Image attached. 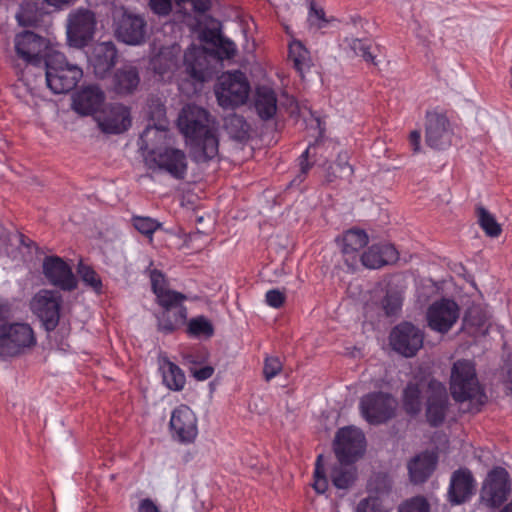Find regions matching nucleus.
Returning a JSON list of instances; mask_svg holds the SVG:
<instances>
[{"label": "nucleus", "mask_w": 512, "mask_h": 512, "mask_svg": "<svg viewBox=\"0 0 512 512\" xmlns=\"http://www.w3.org/2000/svg\"><path fill=\"white\" fill-rule=\"evenodd\" d=\"M334 167L337 170H339L340 178H346L350 180L354 173L353 167L347 162L345 157L343 158L341 155L338 156L337 162L335 163Z\"/></svg>", "instance_id": "obj_54"}, {"label": "nucleus", "mask_w": 512, "mask_h": 512, "mask_svg": "<svg viewBox=\"0 0 512 512\" xmlns=\"http://www.w3.org/2000/svg\"><path fill=\"white\" fill-rule=\"evenodd\" d=\"M450 407L446 386L436 379L429 380L425 390V417L430 427L441 426Z\"/></svg>", "instance_id": "obj_8"}, {"label": "nucleus", "mask_w": 512, "mask_h": 512, "mask_svg": "<svg viewBox=\"0 0 512 512\" xmlns=\"http://www.w3.org/2000/svg\"><path fill=\"white\" fill-rule=\"evenodd\" d=\"M181 132L192 142V158L197 163H206L218 155L219 141L210 126L207 110L197 105H187L178 117Z\"/></svg>", "instance_id": "obj_1"}, {"label": "nucleus", "mask_w": 512, "mask_h": 512, "mask_svg": "<svg viewBox=\"0 0 512 512\" xmlns=\"http://www.w3.org/2000/svg\"><path fill=\"white\" fill-rule=\"evenodd\" d=\"M186 332L191 337L209 339L214 335V326L207 317L201 315L189 320Z\"/></svg>", "instance_id": "obj_36"}, {"label": "nucleus", "mask_w": 512, "mask_h": 512, "mask_svg": "<svg viewBox=\"0 0 512 512\" xmlns=\"http://www.w3.org/2000/svg\"><path fill=\"white\" fill-rule=\"evenodd\" d=\"M62 296L57 291L42 289L31 301L34 314L41 320L46 331H53L59 324Z\"/></svg>", "instance_id": "obj_12"}, {"label": "nucleus", "mask_w": 512, "mask_h": 512, "mask_svg": "<svg viewBox=\"0 0 512 512\" xmlns=\"http://www.w3.org/2000/svg\"><path fill=\"white\" fill-rule=\"evenodd\" d=\"M18 18V21H19V24L22 25V26H32L33 25V21L26 18L25 14H19L17 16Z\"/></svg>", "instance_id": "obj_61"}, {"label": "nucleus", "mask_w": 512, "mask_h": 512, "mask_svg": "<svg viewBox=\"0 0 512 512\" xmlns=\"http://www.w3.org/2000/svg\"><path fill=\"white\" fill-rule=\"evenodd\" d=\"M357 470L353 464L338 463L332 468L331 480L338 489H348L356 480Z\"/></svg>", "instance_id": "obj_34"}, {"label": "nucleus", "mask_w": 512, "mask_h": 512, "mask_svg": "<svg viewBox=\"0 0 512 512\" xmlns=\"http://www.w3.org/2000/svg\"><path fill=\"white\" fill-rule=\"evenodd\" d=\"M499 512H512V501L506 504Z\"/></svg>", "instance_id": "obj_63"}, {"label": "nucleus", "mask_w": 512, "mask_h": 512, "mask_svg": "<svg viewBox=\"0 0 512 512\" xmlns=\"http://www.w3.org/2000/svg\"><path fill=\"white\" fill-rule=\"evenodd\" d=\"M225 129L230 137L237 141H244L249 136V125L241 115L233 114L227 117Z\"/></svg>", "instance_id": "obj_35"}, {"label": "nucleus", "mask_w": 512, "mask_h": 512, "mask_svg": "<svg viewBox=\"0 0 512 512\" xmlns=\"http://www.w3.org/2000/svg\"><path fill=\"white\" fill-rule=\"evenodd\" d=\"M368 235L361 229H350L343 235L342 252L350 268L356 265V254L368 244Z\"/></svg>", "instance_id": "obj_27"}, {"label": "nucleus", "mask_w": 512, "mask_h": 512, "mask_svg": "<svg viewBox=\"0 0 512 512\" xmlns=\"http://www.w3.org/2000/svg\"><path fill=\"white\" fill-rule=\"evenodd\" d=\"M151 288L155 296L157 297L160 293L165 292L169 288L167 287V280L165 275L158 269H152L149 273Z\"/></svg>", "instance_id": "obj_47"}, {"label": "nucleus", "mask_w": 512, "mask_h": 512, "mask_svg": "<svg viewBox=\"0 0 512 512\" xmlns=\"http://www.w3.org/2000/svg\"><path fill=\"white\" fill-rule=\"evenodd\" d=\"M321 148L322 144L319 141H315L301 154L299 157L300 176H305L313 164L318 162L317 154Z\"/></svg>", "instance_id": "obj_40"}, {"label": "nucleus", "mask_w": 512, "mask_h": 512, "mask_svg": "<svg viewBox=\"0 0 512 512\" xmlns=\"http://www.w3.org/2000/svg\"><path fill=\"white\" fill-rule=\"evenodd\" d=\"M365 446V436L360 429L344 427L336 433L334 452L342 464H354L363 455Z\"/></svg>", "instance_id": "obj_9"}, {"label": "nucleus", "mask_w": 512, "mask_h": 512, "mask_svg": "<svg viewBox=\"0 0 512 512\" xmlns=\"http://www.w3.org/2000/svg\"><path fill=\"white\" fill-rule=\"evenodd\" d=\"M307 51L298 43L290 48V57L293 59L294 67L298 72H302L305 64Z\"/></svg>", "instance_id": "obj_50"}, {"label": "nucleus", "mask_w": 512, "mask_h": 512, "mask_svg": "<svg viewBox=\"0 0 512 512\" xmlns=\"http://www.w3.org/2000/svg\"><path fill=\"white\" fill-rule=\"evenodd\" d=\"M116 38L128 45H141L147 36V22L140 16L124 12L115 23Z\"/></svg>", "instance_id": "obj_20"}, {"label": "nucleus", "mask_w": 512, "mask_h": 512, "mask_svg": "<svg viewBox=\"0 0 512 512\" xmlns=\"http://www.w3.org/2000/svg\"><path fill=\"white\" fill-rule=\"evenodd\" d=\"M138 512H160L157 505L150 499H142L139 503Z\"/></svg>", "instance_id": "obj_56"}, {"label": "nucleus", "mask_w": 512, "mask_h": 512, "mask_svg": "<svg viewBox=\"0 0 512 512\" xmlns=\"http://www.w3.org/2000/svg\"><path fill=\"white\" fill-rule=\"evenodd\" d=\"M218 40V49L220 53L227 59L233 58L237 52L236 45L234 44V42L222 36H219Z\"/></svg>", "instance_id": "obj_53"}, {"label": "nucleus", "mask_w": 512, "mask_h": 512, "mask_svg": "<svg viewBox=\"0 0 512 512\" xmlns=\"http://www.w3.org/2000/svg\"><path fill=\"white\" fill-rule=\"evenodd\" d=\"M214 373V368L212 366H204L199 369L192 370V375L198 381H204L209 379Z\"/></svg>", "instance_id": "obj_55"}, {"label": "nucleus", "mask_w": 512, "mask_h": 512, "mask_svg": "<svg viewBox=\"0 0 512 512\" xmlns=\"http://www.w3.org/2000/svg\"><path fill=\"white\" fill-rule=\"evenodd\" d=\"M403 298L398 291L388 290L381 301V307L387 317L397 316L402 308Z\"/></svg>", "instance_id": "obj_39"}, {"label": "nucleus", "mask_w": 512, "mask_h": 512, "mask_svg": "<svg viewBox=\"0 0 512 512\" xmlns=\"http://www.w3.org/2000/svg\"><path fill=\"white\" fill-rule=\"evenodd\" d=\"M112 83L115 93L123 96L130 95L140 83L139 71L133 65H124L115 71Z\"/></svg>", "instance_id": "obj_26"}, {"label": "nucleus", "mask_w": 512, "mask_h": 512, "mask_svg": "<svg viewBox=\"0 0 512 512\" xmlns=\"http://www.w3.org/2000/svg\"><path fill=\"white\" fill-rule=\"evenodd\" d=\"M104 100V92L96 85H89L75 95L73 108L81 115H92L98 112Z\"/></svg>", "instance_id": "obj_25"}, {"label": "nucleus", "mask_w": 512, "mask_h": 512, "mask_svg": "<svg viewBox=\"0 0 512 512\" xmlns=\"http://www.w3.org/2000/svg\"><path fill=\"white\" fill-rule=\"evenodd\" d=\"M475 493V479L468 468L455 470L450 478L447 492L448 501L452 505L467 502Z\"/></svg>", "instance_id": "obj_22"}, {"label": "nucleus", "mask_w": 512, "mask_h": 512, "mask_svg": "<svg viewBox=\"0 0 512 512\" xmlns=\"http://www.w3.org/2000/svg\"><path fill=\"white\" fill-rule=\"evenodd\" d=\"M186 73L194 80L203 82L209 75L207 55L203 50L194 49L184 55Z\"/></svg>", "instance_id": "obj_30"}, {"label": "nucleus", "mask_w": 512, "mask_h": 512, "mask_svg": "<svg viewBox=\"0 0 512 512\" xmlns=\"http://www.w3.org/2000/svg\"><path fill=\"white\" fill-rule=\"evenodd\" d=\"M254 108L261 120L272 119L277 111V96L274 90L267 86L257 87L254 96Z\"/></svg>", "instance_id": "obj_28"}, {"label": "nucleus", "mask_w": 512, "mask_h": 512, "mask_svg": "<svg viewBox=\"0 0 512 512\" xmlns=\"http://www.w3.org/2000/svg\"><path fill=\"white\" fill-rule=\"evenodd\" d=\"M459 318V306L454 300L442 298L432 303L426 313L428 326L436 332L445 334Z\"/></svg>", "instance_id": "obj_19"}, {"label": "nucleus", "mask_w": 512, "mask_h": 512, "mask_svg": "<svg viewBox=\"0 0 512 512\" xmlns=\"http://www.w3.org/2000/svg\"><path fill=\"white\" fill-rule=\"evenodd\" d=\"M187 308L162 310L157 317L158 330L164 334H171L186 324Z\"/></svg>", "instance_id": "obj_31"}, {"label": "nucleus", "mask_w": 512, "mask_h": 512, "mask_svg": "<svg viewBox=\"0 0 512 512\" xmlns=\"http://www.w3.org/2000/svg\"><path fill=\"white\" fill-rule=\"evenodd\" d=\"M118 52L113 42H101L94 46L89 62L94 74L104 78L115 66Z\"/></svg>", "instance_id": "obj_24"}, {"label": "nucleus", "mask_w": 512, "mask_h": 512, "mask_svg": "<svg viewBox=\"0 0 512 512\" xmlns=\"http://www.w3.org/2000/svg\"><path fill=\"white\" fill-rule=\"evenodd\" d=\"M397 400L386 392H371L360 399L359 408L363 418L371 425L387 423L396 416Z\"/></svg>", "instance_id": "obj_7"}, {"label": "nucleus", "mask_w": 512, "mask_h": 512, "mask_svg": "<svg viewBox=\"0 0 512 512\" xmlns=\"http://www.w3.org/2000/svg\"><path fill=\"white\" fill-rule=\"evenodd\" d=\"M266 303L273 308H280L286 299L285 293L279 289H271L266 293Z\"/></svg>", "instance_id": "obj_52"}, {"label": "nucleus", "mask_w": 512, "mask_h": 512, "mask_svg": "<svg viewBox=\"0 0 512 512\" xmlns=\"http://www.w3.org/2000/svg\"><path fill=\"white\" fill-rule=\"evenodd\" d=\"M161 370L163 382L170 390L181 391L184 388L186 378L179 366L166 358L163 360Z\"/></svg>", "instance_id": "obj_32"}, {"label": "nucleus", "mask_w": 512, "mask_h": 512, "mask_svg": "<svg viewBox=\"0 0 512 512\" xmlns=\"http://www.w3.org/2000/svg\"><path fill=\"white\" fill-rule=\"evenodd\" d=\"M421 389L418 383L409 382L402 393L403 409L409 416H416L421 411Z\"/></svg>", "instance_id": "obj_33"}, {"label": "nucleus", "mask_w": 512, "mask_h": 512, "mask_svg": "<svg viewBox=\"0 0 512 512\" xmlns=\"http://www.w3.org/2000/svg\"><path fill=\"white\" fill-rule=\"evenodd\" d=\"M423 332L410 322L395 326L390 335L393 349L405 357H413L422 348Z\"/></svg>", "instance_id": "obj_17"}, {"label": "nucleus", "mask_w": 512, "mask_h": 512, "mask_svg": "<svg viewBox=\"0 0 512 512\" xmlns=\"http://www.w3.org/2000/svg\"><path fill=\"white\" fill-rule=\"evenodd\" d=\"M149 123L140 134V149H148L153 142L151 134L159 135V139L167 138L169 121L166 116V107L159 98H151L148 102Z\"/></svg>", "instance_id": "obj_18"}, {"label": "nucleus", "mask_w": 512, "mask_h": 512, "mask_svg": "<svg viewBox=\"0 0 512 512\" xmlns=\"http://www.w3.org/2000/svg\"><path fill=\"white\" fill-rule=\"evenodd\" d=\"M48 5L61 8L62 6L68 4L71 0H44Z\"/></svg>", "instance_id": "obj_60"}, {"label": "nucleus", "mask_w": 512, "mask_h": 512, "mask_svg": "<svg viewBox=\"0 0 512 512\" xmlns=\"http://www.w3.org/2000/svg\"><path fill=\"white\" fill-rule=\"evenodd\" d=\"M356 512H385L377 498H366L361 500L356 508Z\"/></svg>", "instance_id": "obj_51"}, {"label": "nucleus", "mask_w": 512, "mask_h": 512, "mask_svg": "<svg viewBox=\"0 0 512 512\" xmlns=\"http://www.w3.org/2000/svg\"><path fill=\"white\" fill-rule=\"evenodd\" d=\"M510 491L508 472L502 467H495L483 482L480 501L490 508H498L507 500Z\"/></svg>", "instance_id": "obj_11"}, {"label": "nucleus", "mask_w": 512, "mask_h": 512, "mask_svg": "<svg viewBox=\"0 0 512 512\" xmlns=\"http://www.w3.org/2000/svg\"><path fill=\"white\" fill-rule=\"evenodd\" d=\"M450 392L456 402H468L467 411L478 413L487 401L484 389L477 378L471 360L459 359L453 363L450 375Z\"/></svg>", "instance_id": "obj_2"}, {"label": "nucleus", "mask_w": 512, "mask_h": 512, "mask_svg": "<svg viewBox=\"0 0 512 512\" xmlns=\"http://www.w3.org/2000/svg\"><path fill=\"white\" fill-rule=\"evenodd\" d=\"M153 69L159 75H164L171 72L176 67V60L172 56H167L164 53H160L153 59Z\"/></svg>", "instance_id": "obj_46"}, {"label": "nucleus", "mask_w": 512, "mask_h": 512, "mask_svg": "<svg viewBox=\"0 0 512 512\" xmlns=\"http://www.w3.org/2000/svg\"><path fill=\"white\" fill-rule=\"evenodd\" d=\"M311 9L315 12L316 16L319 19H324L325 13H324V11L322 9L316 10L313 7Z\"/></svg>", "instance_id": "obj_62"}, {"label": "nucleus", "mask_w": 512, "mask_h": 512, "mask_svg": "<svg viewBox=\"0 0 512 512\" xmlns=\"http://www.w3.org/2000/svg\"><path fill=\"white\" fill-rule=\"evenodd\" d=\"M152 139H153V142L149 145L148 149L147 150H152V149H157L156 146L158 144H162L166 138H163V139H159V135L157 134H151L150 136Z\"/></svg>", "instance_id": "obj_59"}, {"label": "nucleus", "mask_w": 512, "mask_h": 512, "mask_svg": "<svg viewBox=\"0 0 512 512\" xmlns=\"http://www.w3.org/2000/svg\"><path fill=\"white\" fill-rule=\"evenodd\" d=\"M487 321L485 312L479 306H472L468 308L463 317L464 327L482 328Z\"/></svg>", "instance_id": "obj_42"}, {"label": "nucleus", "mask_w": 512, "mask_h": 512, "mask_svg": "<svg viewBox=\"0 0 512 512\" xmlns=\"http://www.w3.org/2000/svg\"><path fill=\"white\" fill-rule=\"evenodd\" d=\"M215 95L218 104L224 109H234L246 103L250 84L246 75L240 70L225 72L215 84Z\"/></svg>", "instance_id": "obj_6"}, {"label": "nucleus", "mask_w": 512, "mask_h": 512, "mask_svg": "<svg viewBox=\"0 0 512 512\" xmlns=\"http://www.w3.org/2000/svg\"><path fill=\"white\" fill-rule=\"evenodd\" d=\"M169 428L174 440L192 444L198 435L197 417L189 406L181 404L173 410Z\"/></svg>", "instance_id": "obj_15"}, {"label": "nucleus", "mask_w": 512, "mask_h": 512, "mask_svg": "<svg viewBox=\"0 0 512 512\" xmlns=\"http://www.w3.org/2000/svg\"><path fill=\"white\" fill-rule=\"evenodd\" d=\"M282 369V363L277 357H267L264 362L263 374L267 381L275 377Z\"/></svg>", "instance_id": "obj_49"}, {"label": "nucleus", "mask_w": 512, "mask_h": 512, "mask_svg": "<svg viewBox=\"0 0 512 512\" xmlns=\"http://www.w3.org/2000/svg\"><path fill=\"white\" fill-rule=\"evenodd\" d=\"M77 272L81 278V280L91 288H93L94 291L100 292L102 289V281L99 277V275L96 273V271L88 266L85 265L82 261L79 262Z\"/></svg>", "instance_id": "obj_41"}, {"label": "nucleus", "mask_w": 512, "mask_h": 512, "mask_svg": "<svg viewBox=\"0 0 512 512\" xmlns=\"http://www.w3.org/2000/svg\"><path fill=\"white\" fill-rule=\"evenodd\" d=\"M132 223L137 231L150 238L152 237L153 233L161 226L157 220L144 216H134L132 218Z\"/></svg>", "instance_id": "obj_43"}, {"label": "nucleus", "mask_w": 512, "mask_h": 512, "mask_svg": "<svg viewBox=\"0 0 512 512\" xmlns=\"http://www.w3.org/2000/svg\"><path fill=\"white\" fill-rule=\"evenodd\" d=\"M42 273L51 285L62 291L71 292L78 286L71 266L59 256H46L42 263Z\"/></svg>", "instance_id": "obj_16"}, {"label": "nucleus", "mask_w": 512, "mask_h": 512, "mask_svg": "<svg viewBox=\"0 0 512 512\" xmlns=\"http://www.w3.org/2000/svg\"><path fill=\"white\" fill-rule=\"evenodd\" d=\"M83 76L80 67L68 63L61 52H52L47 55L41 70L35 77H45L48 88L54 94H65L72 91Z\"/></svg>", "instance_id": "obj_3"}, {"label": "nucleus", "mask_w": 512, "mask_h": 512, "mask_svg": "<svg viewBox=\"0 0 512 512\" xmlns=\"http://www.w3.org/2000/svg\"><path fill=\"white\" fill-rule=\"evenodd\" d=\"M453 130L445 112L438 109L428 110L425 114V142L438 150L451 145Z\"/></svg>", "instance_id": "obj_10"}, {"label": "nucleus", "mask_w": 512, "mask_h": 512, "mask_svg": "<svg viewBox=\"0 0 512 512\" xmlns=\"http://www.w3.org/2000/svg\"><path fill=\"white\" fill-rule=\"evenodd\" d=\"M510 75H511V86H512V68H510Z\"/></svg>", "instance_id": "obj_64"}, {"label": "nucleus", "mask_w": 512, "mask_h": 512, "mask_svg": "<svg viewBox=\"0 0 512 512\" xmlns=\"http://www.w3.org/2000/svg\"><path fill=\"white\" fill-rule=\"evenodd\" d=\"M436 467V457L430 453H422L415 456L408 463V471L411 482L424 483Z\"/></svg>", "instance_id": "obj_29"}, {"label": "nucleus", "mask_w": 512, "mask_h": 512, "mask_svg": "<svg viewBox=\"0 0 512 512\" xmlns=\"http://www.w3.org/2000/svg\"><path fill=\"white\" fill-rule=\"evenodd\" d=\"M14 45L17 56L27 64L22 74L23 79L26 80L30 75L35 76L41 70L48 54L56 52L50 48L46 38L32 31L18 33L15 36Z\"/></svg>", "instance_id": "obj_4"}, {"label": "nucleus", "mask_w": 512, "mask_h": 512, "mask_svg": "<svg viewBox=\"0 0 512 512\" xmlns=\"http://www.w3.org/2000/svg\"><path fill=\"white\" fill-rule=\"evenodd\" d=\"M399 259V253L391 244H373L360 257V260L368 269H380L387 265L395 264Z\"/></svg>", "instance_id": "obj_23"}, {"label": "nucleus", "mask_w": 512, "mask_h": 512, "mask_svg": "<svg viewBox=\"0 0 512 512\" xmlns=\"http://www.w3.org/2000/svg\"><path fill=\"white\" fill-rule=\"evenodd\" d=\"M98 127L106 134H120L131 126L129 109L122 104H111L95 117Z\"/></svg>", "instance_id": "obj_21"}, {"label": "nucleus", "mask_w": 512, "mask_h": 512, "mask_svg": "<svg viewBox=\"0 0 512 512\" xmlns=\"http://www.w3.org/2000/svg\"><path fill=\"white\" fill-rule=\"evenodd\" d=\"M478 224L488 237L497 238L502 233L501 225L496 221L495 217L483 206L476 208Z\"/></svg>", "instance_id": "obj_37"}, {"label": "nucleus", "mask_w": 512, "mask_h": 512, "mask_svg": "<svg viewBox=\"0 0 512 512\" xmlns=\"http://www.w3.org/2000/svg\"><path fill=\"white\" fill-rule=\"evenodd\" d=\"M322 455H319L315 464L313 488L318 494H323L328 488V481L322 465Z\"/></svg>", "instance_id": "obj_45"}, {"label": "nucleus", "mask_w": 512, "mask_h": 512, "mask_svg": "<svg viewBox=\"0 0 512 512\" xmlns=\"http://www.w3.org/2000/svg\"><path fill=\"white\" fill-rule=\"evenodd\" d=\"M337 172H339V170H337L334 166H330L326 172V181L331 183L334 182L337 178H340Z\"/></svg>", "instance_id": "obj_58"}, {"label": "nucleus", "mask_w": 512, "mask_h": 512, "mask_svg": "<svg viewBox=\"0 0 512 512\" xmlns=\"http://www.w3.org/2000/svg\"><path fill=\"white\" fill-rule=\"evenodd\" d=\"M420 140H421V134L420 131L414 130L409 135V142L412 146L413 152L418 153L420 151Z\"/></svg>", "instance_id": "obj_57"}, {"label": "nucleus", "mask_w": 512, "mask_h": 512, "mask_svg": "<svg viewBox=\"0 0 512 512\" xmlns=\"http://www.w3.org/2000/svg\"><path fill=\"white\" fill-rule=\"evenodd\" d=\"M36 343V335L29 324L13 322L0 325V357L21 356L32 349Z\"/></svg>", "instance_id": "obj_5"}, {"label": "nucleus", "mask_w": 512, "mask_h": 512, "mask_svg": "<svg viewBox=\"0 0 512 512\" xmlns=\"http://www.w3.org/2000/svg\"><path fill=\"white\" fill-rule=\"evenodd\" d=\"M350 47L357 56H361L367 62H374V56L370 52V44L367 41L353 39Z\"/></svg>", "instance_id": "obj_48"}, {"label": "nucleus", "mask_w": 512, "mask_h": 512, "mask_svg": "<svg viewBox=\"0 0 512 512\" xmlns=\"http://www.w3.org/2000/svg\"><path fill=\"white\" fill-rule=\"evenodd\" d=\"M399 512H430V504L423 496H415L399 506Z\"/></svg>", "instance_id": "obj_44"}, {"label": "nucleus", "mask_w": 512, "mask_h": 512, "mask_svg": "<svg viewBox=\"0 0 512 512\" xmlns=\"http://www.w3.org/2000/svg\"><path fill=\"white\" fill-rule=\"evenodd\" d=\"M147 160L150 169L158 168L175 179L182 180L187 174L186 154L180 149H152Z\"/></svg>", "instance_id": "obj_13"}, {"label": "nucleus", "mask_w": 512, "mask_h": 512, "mask_svg": "<svg viewBox=\"0 0 512 512\" xmlns=\"http://www.w3.org/2000/svg\"><path fill=\"white\" fill-rule=\"evenodd\" d=\"M185 300H187V296L185 294L171 289L160 293V295L156 297V303L162 308V310L186 308L183 305Z\"/></svg>", "instance_id": "obj_38"}, {"label": "nucleus", "mask_w": 512, "mask_h": 512, "mask_svg": "<svg viewBox=\"0 0 512 512\" xmlns=\"http://www.w3.org/2000/svg\"><path fill=\"white\" fill-rule=\"evenodd\" d=\"M96 19L92 11L79 9L69 15L67 38L70 46L85 47L92 40L95 32Z\"/></svg>", "instance_id": "obj_14"}]
</instances>
